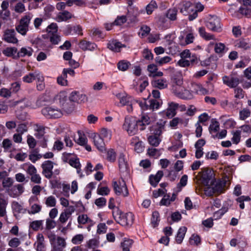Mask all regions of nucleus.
I'll return each instance as SVG.
<instances>
[{
    "label": "nucleus",
    "instance_id": "c9c22d12",
    "mask_svg": "<svg viewBox=\"0 0 251 251\" xmlns=\"http://www.w3.org/2000/svg\"><path fill=\"white\" fill-rule=\"evenodd\" d=\"M133 243V240L129 239H125L121 243V246L122 248V251H130V248Z\"/></svg>",
    "mask_w": 251,
    "mask_h": 251
},
{
    "label": "nucleus",
    "instance_id": "4468645a",
    "mask_svg": "<svg viewBox=\"0 0 251 251\" xmlns=\"http://www.w3.org/2000/svg\"><path fill=\"white\" fill-rule=\"evenodd\" d=\"M34 247L36 251H46V245L43 235L38 233L37 235V240L34 244Z\"/></svg>",
    "mask_w": 251,
    "mask_h": 251
},
{
    "label": "nucleus",
    "instance_id": "3c124183",
    "mask_svg": "<svg viewBox=\"0 0 251 251\" xmlns=\"http://www.w3.org/2000/svg\"><path fill=\"white\" fill-rule=\"evenodd\" d=\"M78 138L76 140V142L81 145L84 146L87 143V139L84 134L81 133L80 131H78Z\"/></svg>",
    "mask_w": 251,
    "mask_h": 251
},
{
    "label": "nucleus",
    "instance_id": "0eeeda50",
    "mask_svg": "<svg viewBox=\"0 0 251 251\" xmlns=\"http://www.w3.org/2000/svg\"><path fill=\"white\" fill-rule=\"evenodd\" d=\"M223 83L230 88H235L240 83L239 78L234 75L223 77Z\"/></svg>",
    "mask_w": 251,
    "mask_h": 251
},
{
    "label": "nucleus",
    "instance_id": "dca6fc26",
    "mask_svg": "<svg viewBox=\"0 0 251 251\" xmlns=\"http://www.w3.org/2000/svg\"><path fill=\"white\" fill-rule=\"evenodd\" d=\"M74 17L73 15L67 10H64L59 12L55 18L58 22H66L72 19Z\"/></svg>",
    "mask_w": 251,
    "mask_h": 251
},
{
    "label": "nucleus",
    "instance_id": "680f3d73",
    "mask_svg": "<svg viewBox=\"0 0 251 251\" xmlns=\"http://www.w3.org/2000/svg\"><path fill=\"white\" fill-rule=\"evenodd\" d=\"M189 242L191 245L198 246L201 243V238L198 235L193 234L190 238Z\"/></svg>",
    "mask_w": 251,
    "mask_h": 251
},
{
    "label": "nucleus",
    "instance_id": "f8f14e48",
    "mask_svg": "<svg viewBox=\"0 0 251 251\" xmlns=\"http://www.w3.org/2000/svg\"><path fill=\"white\" fill-rule=\"evenodd\" d=\"M93 142L95 146L100 151L103 152L105 151V143L100 135L94 133L93 135Z\"/></svg>",
    "mask_w": 251,
    "mask_h": 251
},
{
    "label": "nucleus",
    "instance_id": "49530a36",
    "mask_svg": "<svg viewBox=\"0 0 251 251\" xmlns=\"http://www.w3.org/2000/svg\"><path fill=\"white\" fill-rule=\"evenodd\" d=\"M13 183L14 181L12 178L11 177H5L2 180V185L3 187L6 189V191H7V189L12 186Z\"/></svg>",
    "mask_w": 251,
    "mask_h": 251
},
{
    "label": "nucleus",
    "instance_id": "f03ea898",
    "mask_svg": "<svg viewBox=\"0 0 251 251\" xmlns=\"http://www.w3.org/2000/svg\"><path fill=\"white\" fill-rule=\"evenodd\" d=\"M41 112L48 119L59 118L63 115L62 110L54 105L44 107L42 108Z\"/></svg>",
    "mask_w": 251,
    "mask_h": 251
},
{
    "label": "nucleus",
    "instance_id": "f257e3e1",
    "mask_svg": "<svg viewBox=\"0 0 251 251\" xmlns=\"http://www.w3.org/2000/svg\"><path fill=\"white\" fill-rule=\"evenodd\" d=\"M112 215L115 220L123 226H131L133 223L134 216L131 212L124 213L117 208Z\"/></svg>",
    "mask_w": 251,
    "mask_h": 251
},
{
    "label": "nucleus",
    "instance_id": "473e14b6",
    "mask_svg": "<svg viewBox=\"0 0 251 251\" xmlns=\"http://www.w3.org/2000/svg\"><path fill=\"white\" fill-rule=\"evenodd\" d=\"M119 167L121 171L124 172L127 169V162L126 161L125 156L121 154L119 158Z\"/></svg>",
    "mask_w": 251,
    "mask_h": 251
},
{
    "label": "nucleus",
    "instance_id": "e433bc0d",
    "mask_svg": "<svg viewBox=\"0 0 251 251\" xmlns=\"http://www.w3.org/2000/svg\"><path fill=\"white\" fill-rule=\"evenodd\" d=\"M69 164L72 167L77 169V172L79 174L80 172V164L79 159L77 157H73L68 161Z\"/></svg>",
    "mask_w": 251,
    "mask_h": 251
},
{
    "label": "nucleus",
    "instance_id": "39448f33",
    "mask_svg": "<svg viewBox=\"0 0 251 251\" xmlns=\"http://www.w3.org/2000/svg\"><path fill=\"white\" fill-rule=\"evenodd\" d=\"M113 187L115 194L117 195H123L126 197L128 195V190L126 182L123 179L113 182Z\"/></svg>",
    "mask_w": 251,
    "mask_h": 251
},
{
    "label": "nucleus",
    "instance_id": "de8ad7c7",
    "mask_svg": "<svg viewBox=\"0 0 251 251\" xmlns=\"http://www.w3.org/2000/svg\"><path fill=\"white\" fill-rule=\"evenodd\" d=\"M172 60V58L168 56H166L163 57L157 56L155 58V62L159 65L161 66L164 64L169 62Z\"/></svg>",
    "mask_w": 251,
    "mask_h": 251
},
{
    "label": "nucleus",
    "instance_id": "7c9ffc66",
    "mask_svg": "<svg viewBox=\"0 0 251 251\" xmlns=\"http://www.w3.org/2000/svg\"><path fill=\"white\" fill-rule=\"evenodd\" d=\"M8 201L3 198H0V217H4L6 215V206Z\"/></svg>",
    "mask_w": 251,
    "mask_h": 251
},
{
    "label": "nucleus",
    "instance_id": "69168bd1",
    "mask_svg": "<svg viewBox=\"0 0 251 251\" xmlns=\"http://www.w3.org/2000/svg\"><path fill=\"white\" fill-rule=\"evenodd\" d=\"M126 20L127 19L126 16L123 15L121 16H118L113 24L116 25H121L125 23L126 22Z\"/></svg>",
    "mask_w": 251,
    "mask_h": 251
},
{
    "label": "nucleus",
    "instance_id": "4d7b16f0",
    "mask_svg": "<svg viewBox=\"0 0 251 251\" xmlns=\"http://www.w3.org/2000/svg\"><path fill=\"white\" fill-rule=\"evenodd\" d=\"M42 220H36L33 221L30 224V227L34 230L37 231L39 230L40 226L43 225Z\"/></svg>",
    "mask_w": 251,
    "mask_h": 251
},
{
    "label": "nucleus",
    "instance_id": "58836bf2",
    "mask_svg": "<svg viewBox=\"0 0 251 251\" xmlns=\"http://www.w3.org/2000/svg\"><path fill=\"white\" fill-rule=\"evenodd\" d=\"M32 18V15L30 14H28L21 18L20 21V23L23 25L26 26V27L29 28V25Z\"/></svg>",
    "mask_w": 251,
    "mask_h": 251
},
{
    "label": "nucleus",
    "instance_id": "774afa93",
    "mask_svg": "<svg viewBox=\"0 0 251 251\" xmlns=\"http://www.w3.org/2000/svg\"><path fill=\"white\" fill-rule=\"evenodd\" d=\"M84 239V236L81 234L75 235L72 239V242L74 244H79Z\"/></svg>",
    "mask_w": 251,
    "mask_h": 251
},
{
    "label": "nucleus",
    "instance_id": "a18cd8bd",
    "mask_svg": "<svg viewBox=\"0 0 251 251\" xmlns=\"http://www.w3.org/2000/svg\"><path fill=\"white\" fill-rule=\"evenodd\" d=\"M45 127L41 125L36 124V130L37 131V133L35 134L36 137L38 139L42 138L44 134Z\"/></svg>",
    "mask_w": 251,
    "mask_h": 251
},
{
    "label": "nucleus",
    "instance_id": "603ef678",
    "mask_svg": "<svg viewBox=\"0 0 251 251\" xmlns=\"http://www.w3.org/2000/svg\"><path fill=\"white\" fill-rule=\"evenodd\" d=\"M56 201L54 197L50 196L46 198L45 204L48 207H54Z\"/></svg>",
    "mask_w": 251,
    "mask_h": 251
},
{
    "label": "nucleus",
    "instance_id": "f704fd0d",
    "mask_svg": "<svg viewBox=\"0 0 251 251\" xmlns=\"http://www.w3.org/2000/svg\"><path fill=\"white\" fill-rule=\"evenodd\" d=\"M199 32L201 36L206 40L214 39V36L212 34L207 33L203 27H200Z\"/></svg>",
    "mask_w": 251,
    "mask_h": 251
},
{
    "label": "nucleus",
    "instance_id": "ea45409f",
    "mask_svg": "<svg viewBox=\"0 0 251 251\" xmlns=\"http://www.w3.org/2000/svg\"><path fill=\"white\" fill-rule=\"evenodd\" d=\"M220 128V125L216 119H212L211 121V124L209 127V131L217 132Z\"/></svg>",
    "mask_w": 251,
    "mask_h": 251
},
{
    "label": "nucleus",
    "instance_id": "a211bd4d",
    "mask_svg": "<svg viewBox=\"0 0 251 251\" xmlns=\"http://www.w3.org/2000/svg\"><path fill=\"white\" fill-rule=\"evenodd\" d=\"M33 53V50L30 47H23L14 56V59L23 57L25 56H31Z\"/></svg>",
    "mask_w": 251,
    "mask_h": 251
},
{
    "label": "nucleus",
    "instance_id": "9b49d317",
    "mask_svg": "<svg viewBox=\"0 0 251 251\" xmlns=\"http://www.w3.org/2000/svg\"><path fill=\"white\" fill-rule=\"evenodd\" d=\"M16 32L14 29H7L3 35V40L9 43L16 44L18 42L16 37Z\"/></svg>",
    "mask_w": 251,
    "mask_h": 251
},
{
    "label": "nucleus",
    "instance_id": "864d4df0",
    "mask_svg": "<svg viewBox=\"0 0 251 251\" xmlns=\"http://www.w3.org/2000/svg\"><path fill=\"white\" fill-rule=\"evenodd\" d=\"M157 8V4L155 1H151L146 8L147 13L148 15L151 14L153 10Z\"/></svg>",
    "mask_w": 251,
    "mask_h": 251
},
{
    "label": "nucleus",
    "instance_id": "6ab92c4d",
    "mask_svg": "<svg viewBox=\"0 0 251 251\" xmlns=\"http://www.w3.org/2000/svg\"><path fill=\"white\" fill-rule=\"evenodd\" d=\"M131 144L134 146L135 151L138 152H142L144 151V146L143 142L139 141L138 137H133L131 140Z\"/></svg>",
    "mask_w": 251,
    "mask_h": 251
},
{
    "label": "nucleus",
    "instance_id": "c85d7f7f",
    "mask_svg": "<svg viewBox=\"0 0 251 251\" xmlns=\"http://www.w3.org/2000/svg\"><path fill=\"white\" fill-rule=\"evenodd\" d=\"M153 85L158 89H163L167 87L168 84L165 79H158L152 82Z\"/></svg>",
    "mask_w": 251,
    "mask_h": 251
},
{
    "label": "nucleus",
    "instance_id": "4be33fe9",
    "mask_svg": "<svg viewBox=\"0 0 251 251\" xmlns=\"http://www.w3.org/2000/svg\"><path fill=\"white\" fill-rule=\"evenodd\" d=\"M79 45V47L83 50L93 51L97 48V46L95 43L84 40L80 41Z\"/></svg>",
    "mask_w": 251,
    "mask_h": 251
},
{
    "label": "nucleus",
    "instance_id": "37998d69",
    "mask_svg": "<svg viewBox=\"0 0 251 251\" xmlns=\"http://www.w3.org/2000/svg\"><path fill=\"white\" fill-rule=\"evenodd\" d=\"M42 157V155L38 153L36 150H33L29 155V159L32 163H35L38 160Z\"/></svg>",
    "mask_w": 251,
    "mask_h": 251
},
{
    "label": "nucleus",
    "instance_id": "412c9836",
    "mask_svg": "<svg viewBox=\"0 0 251 251\" xmlns=\"http://www.w3.org/2000/svg\"><path fill=\"white\" fill-rule=\"evenodd\" d=\"M124 47H126L125 45L116 40L110 41L107 44V48L115 52L120 51L121 49Z\"/></svg>",
    "mask_w": 251,
    "mask_h": 251
},
{
    "label": "nucleus",
    "instance_id": "052dcab7",
    "mask_svg": "<svg viewBox=\"0 0 251 251\" xmlns=\"http://www.w3.org/2000/svg\"><path fill=\"white\" fill-rule=\"evenodd\" d=\"M58 30V26L56 23H52L47 28V31L50 34L56 33Z\"/></svg>",
    "mask_w": 251,
    "mask_h": 251
},
{
    "label": "nucleus",
    "instance_id": "13d9d810",
    "mask_svg": "<svg viewBox=\"0 0 251 251\" xmlns=\"http://www.w3.org/2000/svg\"><path fill=\"white\" fill-rule=\"evenodd\" d=\"M20 244L21 241L20 239L16 237L12 238L8 242V246L10 247L11 248H17Z\"/></svg>",
    "mask_w": 251,
    "mask_h": 251
},
{
    "label": "nucleus",
    "instance_id": "1a4fd4ad",
    "mask_svg": "<svg viewBox=\"0 0 251 251\" xmlns=\"http://www.w3.org/2000/svg\"><path fill=\"white\" fill-rule=\"evenodd\" d=\"M205 25L208 29L213 31H220L221 30L220 20L217 17L209 19L206 22Z\"/></svg>",
    "mask_w": 251,
    "mask_h": 251
},
{
    "label": "nucleus",
    "instance_id": "bb28decb",
    "mask_svg": "<svg viewBox=\"0 0 251 251\" xmlns=\"http://www.w3.org/2000/svg\"><path fill=\"white\" fill-rule=\"evenodd\" d=\"M77 222L79 225H84L87 223L90 224V226H92L95 224V223L91 219L89 218L86 214H81L78 216Z\"/></svg>",
    "mask_w": 251,
    "mask_h": 251
},
{
    "label": "nucleus",
    "instance_id": "c03bdc74",
    "mask_svg": "<svg viewBox=\"0 0 251 251\" xmlns=\"http://www.w3.org/2000/svg\"><path fill=\"white\" fill-rule=\"evenodd\" d=\"M100 242L96 239H91L88 240L86 243V247L89 249H92L96 250L95 249L99 247Z\"/></svg>",
    "mask_w": 251,
    "mask_h": 251
},
{
    "label": "nucleus",
    "instance_id": "393cba45",
    "mask_svg": "<svg viewBox=\"0 0 251 251\" xmlns=\"http://www.w3.org/2000/svg\"><path fill=\"white\" fill-rule=\"evenodd\" d=\"M235 47L243 50H248L251 47V44L249 39H239L236 41Z\"/></svg>",
    "mask_w": 251,
    "mask_h": 251
},
{
    "label": "nucleus",
    "instance_id": "aec40b11",
    "mask_svg": "<svg viewBox=\"0 0 251 251\" xmlns=\"http://www.w3.org/2000/svg\"><path fill=\"white\" fill-rule=\"evenodd\" d=\"M137 122L139 129L144 130L145 129L146 126L150 125L151 119L148 116L143 115Z\"/></svg>",
    "mask_w": 251,
    "mask_h": 251
},
{
    "label": "nucleus",
    "instance_id": "cd10ccee",
    "mask_svg": "<svg viewBox=\"0 0 251 251\" xmlns=\"http://www.w3.org/2000/svg\"><path fill=\"white\" fill-rule=\"evenodd\" d=\"M187 228L185 226H181L179 228L176 237V241L177 244L182 243Z\"/></svg>",
    "mask_w": 251,
    "mask_h": 251
},
{
    "label": "nucleus",
    "instance_id": "a878e982",
    "mask_svg": "<svg viewBox=\"0 0 251 251\" xmlns=\"http://www.w3.org/2000/svg\"><path fill=\"white\" fill-rule=\"evenodd\" d=\"M194 11V9L192 8V3L189 1L185 2L180 9V12L184 15H187Z\"/></svg>",
    "mask_w": 251,
    "mask_h": 251
},
{
    "label": "nucleus",
    "instance_id": "b1692460",
    "mask_svg": "<svg viewBox=\"0 0 251 251\" xmlns=\"http://www.w3.org/2000/svg\"><path fill=\"white\" fill-rule=\"evenodd\" d=\"M23 169L29 176L37 173V170L36 167L29 163L24 164L23 165Z\"/></svg>",
    "mask_w": 251,
    "mask_h": 251
},
{
    "label": "nucleus",
    "instance_id": "8fccbe9b",
    "mask_svg": "<svg viewBox=\"0 0 251 251\" xmlns=\"http://www.w3.org/2000/svg\"><path fill=\"white\" fill-rule=\"evenodd\" d=\"M251 201V198L248 196H242L236 199V201L240 203L239 206L241 209H244L245 208V205L244 202L249 201Z\"/></svg>",
    "mask_w": 251,
    "mask_h": 251
},
{
    "label": "nucleus",
    "instance_id": "09e8293b",
    "mask_svg": "<svg viewBox=\"0 0 251 251\" xmlns=\"http://www.w3.org/2000/svg\"><path fill=\"white\" fill-rule=\"evenodd\" d=\"M150 104L148 105V109L154 110L157 109L160 107L161 103L157 100H149Z\"/></svg>",
    "mask_w": 251,
    "mask_h": 251
},
{
    "label": "nucleus",
    "instance_id": "7ed1b4c3",
    "mask_svg": "<svg viewBox=\"0 0 251 251\" xmlns=\"http://www.w3.org/2000/svg\"><path fill=\"white\" fill-rule=\"evenodd\" d=\"M123 127L130 135L135 134L139 129L137 120L132 117H126Z\"/></svg>",
    "mask_w": 251,
    "mask_h": 251
},
{
    "label": "nucleus",
    "instance_id": "f3484780",
    "mask_svg": "<svg viewBox=\"0 0 251 251\" xmlns=\"http://www.w3.org/2000/svg\"><path fill=\"white\" fill-rule=\"evenodd\" d=\"M178 103L172 102L169 104V106L166 112V115L169 118H172L176 115V110L178 108Z\"/></svg>",
    "mask_w": 251,
    "mask_h": 251
},
{
    "label": "nucleus",
    "instance_id": "0e129e2a",
    "mask_svg": "<svg viewBox=\"0 0 251 251\" xmlns=\"http://www.w3.org/2000/svg\"><path fill=\"white\" fill-rule=\"evenodd\" d=\"M30 180L31 182L39 184L41 183L42 178L40 174H39L37 172V173L30 176Z\"/></svg>",
    "mask_w": 251,
    "mask_h": 251
},
{
    "label": "nucleus",
    "instance_id": "2eb2a0df",
    "mask_svg": "<svg viewBox=\"0 0 251 251\" xmlns=\"http://www.w3.org/2000/svg\"><path fill=\"white\" fill-rule=\"evenodd\" d=\"M51 244L52 246V249L51 251H63L66 246V242L64 238L58 237L56 241Z\"/></svg>",
    "mask_w": 251,
    "mask_h": 251
},
{
    "label": "nucleus",
    "instance_id": "5701e85b",
    "mask_svg": "<svg viewBox=\"0 0 251 251\" xmlns=\"http://www.w3.org/2000/svg\"><path fill=\"white\" fill-rule=\"evenodd\" d=\"M163 172L158 171L155 176L151 175L149 177L150 184L153 187H156L161 178L163 176Z\"/></svg>",
    "mask_w": 251,
    "mask_h": 251
},
{
    "label": "nucleus",
    "instance_id": "2f4dec72",
    "mask_svg": "<svg viewBox=\"0 0 251 251\" xmlns=\"http://www.w3.org/2000/svg\"><path fill=\"white\" fill-rule=\"evenodd\" d=\"M17 52V49L15 47H7L2 51L4 55L8 57L12 56L14 59Z\"/></svg>",
    "mask_w": 251,
    "mask_h": 251
},
{
    "label": "nucleus",
    "instance_id": "ddd939ff",
    "mask_svg": "<svg viewBox=\"0 0 251 251\" xmlns=\"http://www.w3.org/2000/svg\"><path fill=\"white\" fill-rule=\"evenodd\" d=\"M173 93L177 97L182 99H191L193 97L192 93L188 90L182 88L177 90V88L173 89Z\"/></svg>",
    "mask_w": 251,
    "mask_h": 251
},
{
    "label": "nucleus",
    "instance_id": "5fc2aeb1",
    "mask_svg": "<svg viewBox=\"0 0 251 251\" xmlns=\"http://www.w3.org/2000/svg\"><path fill=\"white\" fill-rule=\"evenodd\" d=\"M233 137L231 140L234 144H237L239 143L241 139V131L236 130L232 132Z\"/></svg>",
    "mask_w": 251,
    "mask_h": 251
},
{
    "label": "nucleus",
    "instance_id": "e2e57ef3",
    "mask_svg": "<svg viewBox=\"0 0 251 251\" xmlns=\"http://www.w3.org/2000/svg\"><path fill=\"white\" fill-rule=\"evenodd\" d=\"M16 29L18 32L22 35H25L26 32L28 31L29 29L26 27V26L23 25L20 23L16 27Z\"/></svg>",
    "mask_w": 251,
    "mask_h": 251
},
{
    "label": "nucleus",
    "instance_id": "4c0bfd02",
    "mask_svg": "<svg viewBox=\"0 0 251 251\" xmlns=\"http://www.w3.org/2000/svg\"><path fill=\"white\" fill-rule=\"evenodd\" d=\"M165 126L164 125L160 124H157L152 127V130H153L154 135L159 136L163 132L164 130Z\"/></svg>",
    "mask_w": 251,
    "mask_h": 251
},
{
    "label": "nucleus",
    "instance_id": "a19ab883",
    "mask_svg": "<svg viewBox=\"0 0 251 251\" xmlns=\"http://www.w3.org/2000/svg\"><path fill=\"white\" fill-rule=\"evenodd\" d=\"M148 141L150 145L152 146L157 147L161 142V139L158 136L151 135L148 137Z\"/></svg>",
    "mask_w": 251,
    "mask_h": 251
},
{
    "label": "nucleus",
    "instance_id": "c756f323",
    "mask_svg": "<svg viewBox=\"0 0 251 251\" xmlns=\"http://www.w3.org/2000/svg\"><path fill=\"white\" fill-rule=\"evenodd\" d=\"M192 88L193 91L198 94L200 95H205L208 92V91L205 88H203L200 84H192Z\"/></svg>",
    "mask_w": 251,
    "mask_h": 251
},
{
    "label": "nucleus",
    "instance_id": "72a5a7b5",
    "mask_svg": "<svg viewBox=\"0 0 251 251\" xmlns=\"http://www.w3.org/2000/svg\"><path fill=\"white\" fill-rule=\"evenodd\" d=\"M177 9L176 8H170L166 13V17L171 21H175L177 19Z\"/></svg>",
    "mask_w": 251,
    "mask_h": 251
},
{
    "label": "nucleus",
    "instance_id": "9d476101",
    "mask_svg": "<svg viewBox=\"0 0 251 251\" xmlns=\"http://www.w3.org/2000/svg\"><path fill=\"white\" fill-rule=\"evenodd\" d=\"M69 99L71 101L76 103L84 102L87 100L85 95L75 91H73L70 94Z\"/></svg>",
    "mask_w": 251,
    "mask_h": 251
},
{
    "label": "nucleus",
    "instance_id": "423d86ee",
    "mask_svg": "<svg viewBox=\"0 0 251 251\" xmlns=\"http://www.w3.org/2000/svg\"><path fill=\"white\" fill-rule=\"evenodd\" d=\"M42 174L47 179H50L53 175V162L50 160L45 161L41 164Z\"/></svg>",
    "mask_w": 251,
    "mask_h": 251
},
{
    "label": "nucleus",
    "instance_id": "338daca9",
    "mask_svg": "<svg viewBox=\"0 0 251 251\" xmlns=\"http://www.w3.org/2000/svg\"><path fill=\"white\" fill-rule=\"evenodd\" d=\"M251 115V111L247 109H244L239 112L240 119L245 120Z\"/></svg>",
    "mask_w": 251,
    "mask_h": 251
},
{
    "label": "nucleus",
    "instance_id": "6e6d98bb",
    "mask_svg": "<svg viewBox=\"0 0 251 251\" xmlns=\"http://www.w3.org/2000/svg\"><path fill=\"white\" fill-rule=\"evenodd\" d=\"M116 153L113 149L109 150L107 152V159L111 162L116 160Z\"/></svg>",
    "mask_w": 251,
    "mask_h": 251
},
{
    "label": "nucleus",
    "instance_id": "bf43d9fd",
    "mask_svg": "<svg viewBox=\"0 0 251 251\" xmlns=\"http://www.w3.org/2000/svg\"><path fill=\"white\" fill-rule=\"evenodd\" d=\"M67 77H65L64 74L62 73L60 76H59L57 78V83L61 86H68V82L67 80Z\"/></svg>",
    "mask_w": 251,
    "mask_h": 251
},
{
    "label": "nucleus",
    "instance_id": "6e6552de",
    "mask_svg": "<svg viewBox=\"0 0 251 251\" xmlns=\"http://www.w3.org/2000/svg\"><path fill=\"white\" fill-rule=\"evenodd\" d=\"M24 191V185L22 184H18L7 189L6 192L9 196L16 198L21 195Z\"/></svg>",
    "mask_w": 251,
    "mask_h": 251
},
{
    "label": "nucleus",
    "instance_id": "79ce46f5",
    "mask_svg": "<svg viewBox=\"0 0 251 251\" xmlns=\"http://www.w3.org/2000/svg\"><path fill=\"white\" fill-rule=\"evenodd\" d=\"M130 66V63L126 60H121L117 64L118 69L121 71H126Z\"/></svg>",
    "mask_w": 251,
    "mask_h": 251
},
{
    "label": "nucleus",
    "instance_id": "20e7f679",
    "mask_svg": "<svg viewBox=\"0 0 251 251\" xmlns=\"http://www.w3.org/2000/svg\"><path fill=\"white\" fill-rule=\"evenodd\" d=\"M215 174L211 169H205L202 172L201 183L206 186H212L215 182Z\"/></svg>",
    "mask_w": 251,
    "mask_h": 251
}]
</instances>
